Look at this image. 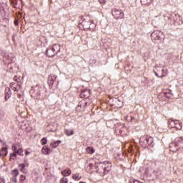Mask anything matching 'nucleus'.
<instances>
[{"mask_svg":"<svg viewBox=\"0 0 183 183\" xmlns=\"http://www.w3.org/2000/svg\"><path fill=\"white\" fill-rule=\"evenodd\" d=\"M11 157H13L14 158H16V152H14L13 154H11Z\"/></svg>","mask_w":183,"mask_h":183,"instance_id":"nucleus-29","label":"nucleus"},{"mask_svg":"<svg viewBox=\"0 0 183 183\" xmlns=\"http://www.w3.org/2000/svg\"><path fill=\"white\" fill-rule=\"evenodd\" d=\"M1 155H4V157H6L8 155V148L7 147H3L0 150Z\"/></svg>","mask_w":183,"mask_h":183,"instance_id":"nucleus-15","label":"nucleus"},{"mask_svg":"<svg viewBox=\"0 0 183 183\" xmlns=\"http://www.w3.org/2000/svg\"><path fill=\"white\" fill-rule=\"evenodd\" d=\"M92 167H94V164H89V169H92Z\"/></svg>","mask_w":183,"mask_h":183,"instance_id":"nucleus-30","label":"nucleus"},{"mask_svg":"<svg viewBox=\"0 0 183 183\" xmlns=\"http://www.w3.org/2000/svg\"><path fill=\"white\" fill-rule=\"evenodd\" d=\"M16 153L17 155H24V154H24V150L21 148H19L17 149V151L16 152Z\"/></svg>","mask_w":183,"mask_h":183,"instance_id":"nucleus-22","label":"nucleus"},{"mask_svg":"<svg viewBox=\"0 0 183 183\" xmlns=\"http://www.w3.org/2000/svg\"><path fill=\"white\" fill-rule=\"evenodd\" d=\"M14 24H15V25H18V20H15V21H14Z\"/></svg>","mask_w":183,"mask_h":183,"instance_id":"nucleus-31","label":"nucleus"},{"mask_svg":"<svg viewBox=\"0 0 183 183\" xmlns=\"http://www.w3.org/2000/svg\"><path fill=\"white\" fill-rule=\"evenodd\" d=\"M145 137H146V146L151 145V144H152V138L148 136H145Z\"/></svg>","mask_w":183,"mask_h":183,"instance_id":"nucleus-17","label":"nucleus"},{"mask_svg":"<svg viewBox=\"0 0 183 183\" xmlns=\"http://www.w3.org/2000/svg\"><path fill=\"white\" fill-rule=\"evenodd\" d=\"M9 98H11V94L8 92H6L5 93V101H8Z\"/></svg>","mask_w":183,"mask_h":183,"instance_id":"nucleus-25","label":"nucleus"},{"mask_svg":"<svg viewBox=\"0 0 183 183\" xmlns=\"http://www.w3.org/2000/svg\"><path fill=\"white\" fill-rule=\"evenodd\" d=\"M70 183H72L71 182Z\"/></svg>","mask_w":183,"mask_h":183,"instance_id":"nucleus-37","label":"nucleus"},{"mask_svg":"<svg viewBox=\"0 0 183 183\" xmlns=\"http://www.w3.org/2000/svg\"><path fill=\"white\" fill-rule=\"evenodd\" d=\"M41 153L44 155H49V154H51V149L48 148V147L44 146L41 149Z\"/></svg>","mask_w":183,"mask_h":183,"instance_id":"nucleus-9","label":"nucleus"},{"mask_svg":"<svg viewBox=\"0 0 183 183\" xmlns=\"http://www.w3.org/2000/svg\"><path fill=\"white\" fill-rule=\"evenodd\" d=\"M25 167V164H19V167L20 168L21 172H22L23 174H28V169H26Z\"/></svg>","mask_w":183,"mask_h":183,"instance_id":"nucleus-10","label":"nucleus"},{"mask_svg":"<svg viewBox=\"0 0 183 183\" xmlns=\"http://www.w3.org/2000/svg\"><path fill=\"white\" fill-rule=\"evenodd\" d=\"M13 182H18V175H19V171L16 169L11 172Z\"/></svg>","mask_w":183,"mask_h":183,"instance_id":"nucleus-7","label":"nucleus"},{"mask_svg":"<svg viewBox=\"0 0 183 183\" xmlns=\"http://www.w3.org/2000/svg\"><path fill=\"white\" fill-rule=\"evenodd\" d=\"M169 128H176L179 131L182 129V123L179 120H174L173 119H169L168 121Z\"/></svg>","mask_w":183,"mask_h":183,"instance_id":"nucleus-4","label":"nucleus"},{"mask_svg":"<svg viewBox=\"0 0 183 183\" xmlns=\"http://www.w3.org/2000/svg\"><path fill=\"white\" fill-rule=\"evenodd\" d=\"M140 2L143 4L145 5V4H147L148 2L147 0H140Z\"/></svg>","mask_w":183,"mask_h":183,"instance_id":"nucleus-27","label":"nucleus"},{"mask_svg":"<svg viewBox=\"0 0 183 183\" xmlns=\"http://www.w3.org/2000/svg\"><path fill=\"white\" fill-rule=\"evenodd\" d=\"M29 154H30L29 152H28V151L26 152V155H29Z\"/></svg>","mask_w":183,"mask_h":183,"instance_id":"nucleus-32","label":"nucleus"},{"mask_svg":"<svg viewBox=\"0 0 183 183\" xmlns=\"http://www.w3.org/2000/svg\"><path fill=\"white\" fill-rule=\"evenodd\" d=\"M99 4H101L102 5H104V4H105V0H99Z\"/></svg>","mask_w":183,"mask_h":183,"instance_id":"nucleus-28","label":"nucleus"},{"mask_svg":"<svg viewBox=\"0 0 183 183\" xmlns=\"http://www.w3.org/2000/svg\"><path fill=\"white\" fill-rule=\"evenodd\" d=\"M152 22V24H156L155 19H153Z\"/></svg>","mask_w":183,"mask_h":183,"instance_id":"nucleus-33","label":"nucleus"},{"mask_svg":"<svg viewBox=\"0 0 183 183\" xmlns=\"http://www.w3.org/2000/svg\"><path fill=\"white\" fill-rule=\"evenodd\" d=\"M59 144H61V140H57L51 143V147H53V148H56Z\"/></svg>","mask_w":183,"mask_h":183,"instance_id":"nucleus-18","label":"nucleus"},{"mask_svg":"<svg viewBox=\"0 0 183 183\" xmlns=\"http://www.w3.org/2000/svg\"><path fill=\"white\" fill-rule=\"evenodd\" d=\"M103 168H104V175H107V174H108V172H109V171L111 170V164L106 166L105 164H104Z\"/></svg>","mask_w":183,"mask_h":183,"instance_id":"nucleus-13","label":"nucleus"},{"mask_svg":"<svg viewBox=\"0 0 183 183\" xmlns=\"http://www.w3.org/2000/svg\"><path fill=\"white\" fill-rule=\"evenodd\" d=\"M154 74L159 78H164L167 75V69L161 67L159 65L156 64L154 69Z\"/></svg>","mask_w":183,"mask_h":183,"instance_id":"nucleus-3","label":"nucleus"},{"mask_svg":"<svg viewBox=\"0 0 183 183\" xmlns=\"http://www.w3.org/2000/svg\"><path fill=\"white\" fill-rule=\"evenodd\" d=\"M176 143H171L169 144L170 151L172 152H177L181 147L183 145V138L179 137L176 139Z\"/></svg>","mask_w":183,"mask_h":183,"instance_id":"nucleus-2","label":"nucleus"},{"mask_svg":"<svg viewBox=\"0 0 183 183\" xmlns=\"http://www.w3.org/2000/svg\"><path fill=\"white\" fill-rule=\"evenodd\" d=\"M25 179H26V177L25 175H24V174L20 175V177H19L20 182L25 181Z\"/></svg>","mask_w":183,"mask_h":183,"instance_id":"nucleus-24","label":"nucleus"},{"mask_svg":"<svg viewBox=\"0 0 183 183\" xmlns=\"http://www.w3.org/2000/svg\"><path fill=\"white\" fill-rule=\"evenodd\" d=\"M155 19H158V16H156Z\"/></svg>","mask_w":183,"mask_h":183,"instance_id":"nucleus-34","label":"nucleus"},{"mask_svg":"<svg viewBox=\"0 0 183 183\" xmlns=\"http://www.w3.org/2000/svg\"><path fill=\"white\" fill-rule=\"evenodd\" d=\"M14 79H16V78L14 77Z\"/></svg>","mask_w":183,"mask_h":183,"instance_id":"nucleus-36","label":"nucleus"},{"mask_svg":"<svg viewBox=\"0 0 183 183\" xmlns=\"http://www.w3.org/2000/svg\"><path fill=\"white\" fill-rule=\"evenodd\" d=\"M112 14L113 16H114L115 19H122V18H124V12L119 11V9H113Z\"/></svg>","mask_w":183,"mask_h":183,"instance_id":"nucleus-5","label":"nucleus"},{"mask_svg":"<svg viewBox=\"0 0 183 183\" xmlns=\"http://www.w3.org/2000/svg\"><path fill=\"white\" fill-rule=\"evenodd\" d=\"M73 179H74V181H79V179H81V177L79 176V174H74Z\"/></svg>","mask_w":183,"mask_h":183,"instance_id":"nucleus-20","label":"nucleus"},{"mask_svg":"<svg viewBox=\"0 0 183 183\" xmlns=\"http://www.w3.org/2000/svg\"><path fill=\"white\" fill-rule=\"evenodd\" d=\"M86 152L87 154H94L95 152V149H94V147H88L86 148Z\"/></svg>","mask_w":183,"mask_h":183,"instance_id":"nucleus-19","label":"nucleus"},{"mask_svg":"<svg viewBox=\"0 0 183 183\" xmlns=\"http://www.w3.org/2000/svg\"><path fill=\"white\" fill-rule=\"evenodd\" d=\"M41 145H46V144H48V139L44 137L43 139H41Z\"/></svg>","mask_w":183,"mask_h":183,"instance_id":"nucleus-21","label":"nucleus"},{"mask_svg":"<svg viewBox=\"0 0 183 183\" xmlns=\"http://www.w3.org/2000/svg\"><path fill=\"white\" fill-rule=\"evenodd\" d=\"M161 34V32L156 31L151 34L152 39H154V41H158L161 39V36H159Z\"/></svg>","mask_w":183,"mask_h":183,"instance_id":"nucleus-8","label":"nucleus"},{"mask_svg":"<svg viewBox=\"0 0 183 183\" xmlns=\"http://www.w3.org/2000/svg\"><path fill=\"white\" fill-rule=\"evenodd\" d=\"M140 144L142 145V147H147V140H146V136H143L140 137L139 139Z\"/></svg>","mask_w":183,"mask_h":183,"instance_id":"nucleus-14","label":"nucleus"},{"mask_svg":"<svg viewBox=\"0 0 183 183\" xmlns=\"http://www.w3.org/2000/svg\"><path fill=\"white\" fill-rule=\"evenodd\" d=\"M61 51V46L59 44H54L51 47H49L46 51V55L49 58H54L55 55L58 54V52Z\"/></svg>","mask_w":183,"mask_h":183,"instance_id":"nucleus-1","label":"nucleus"},{"mask_svg":"<svg viewBox=\"0 0 183 183\" xmlns=\"http://www.w3.org/2000/svg\"><path fill=\"white\" fill-rule=\"evenodd\" d=\"M14 79H16V78L14 77Z\"/></svg>","mask_w":183,"mask_h":183,"instance_id":"nucleus-35","label":"nucleus"},{"mask_svg":"<svg viewBox=\"0 0 183 183\" xmlns=\"http://www.w3.org/2000/svg\"><path fill=\"white\" fill-rule=\"evenodd\" d=\"M60 183H68V178L62 177L60 179Z\"/></svg>","mask_w":183,"mask_h":183,"instance_id":"nucleus-23","label":"nucleus"},{"mask_svg":"<svg viewBox=\"0 0 183 183\" xmlns=\"http://www.w3.org/2000/svg\"><path fill=\"white\" fill-rule=\"evenodd\" d=\"M72 171H71L70 169H66L61 172V174L63 175V177H69Z\"/></svg>","mask_w":183,"mask_h":183,"instance_id":"nucleus-11","label":"nucleus"},{"mask_svg":"<svg viewBox=\"0 0 183 183\" xmlns=\"http://www.w3.org/2000/svg\"><path fill=\"white\" fill-rule=\"evenodd\" d=\"M104 163H101L99 166H98V169H97V172L99 174H100V175H104Z\"/></svg>","mask_w":183,"mask_h":183,"instance_id":"nucleus-12","label":"nucleus"},{"mask_svg":"<svg viewBox=\"0 0 183 183\" xmlns=\"http://www.w3.org/2000/svg\"><path fill=\"white\" fill-rule=\"evenodd\" d=\"M56 81V75L54 74H50L48 77V84L51 88L54 86V84H55V81Z\"/></svg>","mask_w":183,"mask_h":183,"instance_id":"nucleus-6","label":"nucleus"},{"mask_svg":"<svg viewBox=\"0 0 183 183\" xmlns=\"http://www.w3.org/2000/svg\"><path fill=\"white\" fill-rule=\"evenodd\" d=\"M12 151H14V152H16V151H18V148H16V146L13 145L11 147Z\"/></svg>","mask_w":183,"mask_h":183,"instance_id":"nucleus-26","label":"nucleus"},{"mask_svg":"<svg viewBox=\"0 0 183 183\" xmlns=\"http://www.w3.org/2000/svg\"><path fill=\"white\" fill-rule=\"evenodd\" d=\"M64 133L66 134V135H67V137H71V135H74V130L73 129H65L64 130Z\"/></svg>","mask_w":183,"mask_h":183,"instance_id":"nucleus-16","label":"nucleus"}]
</instances>
